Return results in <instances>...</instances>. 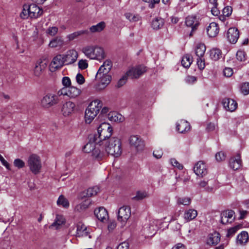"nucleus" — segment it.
<instances>
[{"mask_svg": "<svg viewBox=\"0 0 249 249\" xmlns=\"http://www.w3.org/2000/svg\"><path fill=\"white\" fill-rule=\"evenodd\" d=\"M112 131V127L109 124L103 123L98 127L97 134L92 135L91 140L99 143V145L102 146L104 144L108 143Z\"/></svg>", "mask_w": 249, "mask_h": 249, "instance_id": "f257e3e1", "label": "nucleus"}, {"mask_svg": "<svg viewBox=\"0 0 249 249\" xmlns=\"http://www.w3.org/2000/svg\"><path fill=\"white\" fill-rule=\"evenodd\" d=\"M103 148L107 155L109 154L115 158L120 157L123 151L122 142L117 137H112L109 139L108 143L104 144Z\"/></svg>", "mask_w": 249, "mask_h": 249, "instance_id": "f03ea898", "label": "nucleus"}, {"mask_svg": "<svg viewBox=\"0 0 249 249\" xmlns=\"http://www.w3.org/2000/svg\"><path fill=\"white\" fill-rule=\"evenodd\" d=\"M103 106L102 102L98 99L92 101L85 110V121L86 124H89L98 114Z\"/></svg>", "mask_w": 249, "mask_h": 249, "instance_id": "7ed1b4c3", "label": "nucleus"}, {"mask_svg": "<svg viewBox=\"0 0 249 249\" xmlns=\"http://www.w3.org/2000/svg\"><path fill=\"white\" fill-rule=\"evenodd\" d=\"M82 52L91 59L100 60L105 57L104 49L97 45H88L82 48Z\"/></svg>", "mask_w": 249, "mask_h": 249, "instance_id": "20e7f679", "label": "nucleus"}, {"mask_svg": "<svg viewBox=\"0 0 249 249\" xmlns=\"http://www.w3.org/2000/svg\"><path fill=\"white\" fill-rule=\"evenodd\" d=\"M28 165L33 174L36 175L40 172L42 167L41 160L36 155L32 154L29 157Z\"/></svg>", "mask_w": 249, "mask_h": 249, "instance_id": "39448f33", "label": "nucleus"}, {"mask_svg": "<svg viewBox=\"0 0 249 249\" xmlns=\"http://www.w3.org/2000/svg\"><path fill=\"white\" fill-rule=\"evenodd\" d=\"M59 102L58 95L48 93L45 95L40 101L41 106L44 108H48Z\"/></svg>", "mask_w": 249, "mask_h": 249, "instance_id": "423d86ee", "label": "nucleus"}, {"mask_svg": "<svg viewBox=\"0 0 249 249\" xmlns=\"http://www.w3.org/2000/svg\"><path fill=\"white\" fill-rule=\"evenodd\" d=\"M129 142L131 148L138 152H141L144 149V141L138 135L131 136L129 139Z\"/></svg>", "mask_w": 249, "mask_h": 249, "instance_id": "0eeeda50", "label": "nucleus"}, {"mask_svg": "<svg viewBox=\"0 0 249 249\" xmlns=\"http://www.w3.org/2000/svg\"><path fill=\"white\" fill-rule=\"evenodd\" d=\"M65 65H71L75 63L78 57V52L74 50H68L65 53L63 54Z\"/></svg>", "mask_w": 249, "mask_h": 249, "instance_id": "6e6552de", "label": "nucleus"}, {"mask_svg": "<svg viewBox=\"0 0 249 249\" xmlns=\"http://www.w3.org/2000/svg\"><path fill=\"white\" fill-rule=\"evenodd\" d=\"M234 213V212L231 210L222 212L220 214V223L223 225L232 223L235 220Z\"/></svg>", "mask_w": 249, "mask_h": 249, "instance_id": "1a4fd4ad", "label": "nucleus"}, {"mask_svg": "<svg viewBox=\"0 0 249 249\" xmlns=\"http://www.w3.org/2000/svg\"><path fill=\"white\" fill-rule=\"evenodd\" d=\"M75 104L71 101L64 103L61 107V112L64 117L71 116L74 112Z\"/></svg>", "mask_w": 249, "mask_h": 249, "instance_id": "9d476101", "label": "nucleus"}, {"mask_svg": "<svg viewBox=\"0 0 249 249\" xmlns=\"http://www.w3.org/2000/svg\"><path fill=\"white\" fill-rule=\"evenodd\" d=\"M146 71V68L143 65H140L129 70L126 75L131 78H138Z\"/></svg>", "mask_w": 249, "mask_h": 249, "instance_id": "9b49d317", "label": "nucleus"}, {"mask_svg": "<svg viewBox=\"0 0 249 249\" xmlns=\"http://www.w3.org/2000/svg\"><path fill=\"white\" fill-rule=\"evenodd\" d=\"M47 64L42 60H37L34 65L32 69L33 74L36 77H40L45 69Z\"/></svg>", "mask_w": 249, "mask_h": 249, "instance_id": "f8f14e48", "label": "nucleus"}, {"mask_svg": "<svg viewBox=\"0 0 249 249\" xmlns=\"http://www.w3.org/2000/svg\"><path fill=\"white\" fill-rule=\"evenodd\" d=\"M65 65L64 60L62 54H57L55 56L51 64L50 67L52 71H54L56 70L59 69Z\"/></svg>", "mask_w": 249, "mask_h": 249, "instance_id": "ddd939ff", "label": "nucleus"}, {"mask_svg": "<svg viewBox=\"0 0 249 249\" xmlns=\"http://www.w3.org/2000/svg\"><path fill=\"white\" fill-rule=\"evenodd\" d=\"M131 215L130 209L128 207L123 206L120 208L118 212V219L124 223L129 219Z\"/></svg>", "mask_w": 249, "mask_h": 249, "instance_id": "4468645a", "label": "nucleus"}, {"mask_svg": "<svg viewBox=\"0 0 249 249\" xmlns=\"http://www.w3.org/2000/svg\"><path fill=\"white\" fill-rule=\"evenodd\" d=\"M195 174L201 178L206 175L208 173L207 165L203 161H198L194 167Z\"/></svg>", "mask_w": 249, "mask_h": 249, "instance_id": "2eb2a0df", "label": "nucleus"}, {"mask_svg": "<svg viewBox=\"0 0 249 249\" xmlns=\"http://www.w3.org/2000/svg\"><path fill=\"white\" fill-rule=\"evenodd\" d=\"M227 38L231 43H235L239 36V32L236 28H230L227 32Z\"/></svg>", "mask_w": 249, "mask_h": 249, "instance_id": "dca6fc26", "label": "nucleus"}, {"mask_svg": "<svg viewBox=\"0 0 249 249\" xmlns=\"http://www.w3.org/2000/svg\"><path fill=\"white\" fill-rule=\"evenodd\" d=\"M112 67V63L109 60H106L101 66L96 74V77L103 74H108Z\"/></svg>", "mask_w": 249, "mask_h": 249, "instance_id": "f3484780", "label": "nucleus"}, {"mask_svg": "<svg viewBox=\"0 0 249 249\" xmlns=\"http://www.w3.org/2000/svg\"><path fill=\"white\" fill-rule=\"evenodd\" d=\"M29 9L31 18H38L42 15L43 12V10L35 4L29 5Z\"/></svg>", "mask_w": 249, "mask_h": 249, "instance_id": "a211bd4d", "label": "nucleus"}, {"mask_svg": "<svg viewBox=\"0 0 249 249\" xmlns=\"http://www.w3.org/2000/svg\"><path fill=\"white\" fill-rule=\"evenodd\" d=\"M185 24L187 26L192 28L190 34V36H192L193 32L196 30L199 25L198 21L195 16H188L186 18Z\"/></svg>", "mask_w": 249, "mask_h": 249, "instance_id": "6ab92c4d", "label": "nucleus"}, {"mask_svg": "<svg viewBox=\"0 0 249 249\" xmlns=\"http://www.w3.org/2000/svg\"><path fill=\"white\" fill-rule=\"evenodd\" d=\"M222 104L224 107L227 110L230 111L235 110L237 107V103L233 99L229 98L224 99L222 101Z\"/></svg>", "mask_w": 249, "mask_h": 249, "instance_id": "aec40b11", "label": "nucleus"}, {"mask_svg": "<svg viewBox=\"0 0 249 249\" xmlns=\"http://www.w3.org/2000/svg\"><path fill=\"white\" fill-rule=\"evenodd\" d=\"M230 166L233 170H237L240 168L242 166V160L239 154H237L236 157L231 158L229 162Z\"/></svg>", "mask_w": 249, "mask_h": 249, "instance_id": "412c9836", "label": "nucleus"}, {"mask_svg": "<svg viewBox=\"0 0 249 249\" xmlns=\"http://www.w3.org/2000/svg\"><path fill=\"white\" fill-rule=\"evenodd\" d=\"M219 31L218 25L215 22L211 23L207 28L208 35L210 37H215L218 35Z\"/></svg>", "mask_w": 249, "mask_h": 249, "instance_id": "4be33fe9", "label": "nucleus"}, {"mask_svg": "<svg viewBox=\"0 0 249 249\" xmlns=\"http://www.w3.org/2000/svg\"><path fill=\"white\" fill-rule=\"evenodd\" d=\"M76 235L78 237H86L88 236L89 238L91 237L89 235V232L87 230V227L82 223H78L77 225Z\"/></svg>", "mask_w": 249, "mask_h": 249, "instance_id": "5701e85b", "label": "nucleus"}, {"mask_svg": "<svg viewBox=\"0 0 249 249\" xmlns=\"http://www.w3.org/2000/svg\"><path fill=\"white\" fill-rule=\"evenodd\" d=\"M191 128L190 124L185 120H180L177 124V130L180 133L188 132Z\"/></svg>", "mask_w": 249, "mask_h": 249, "instance_id": "b1692460", "label": "nucleus"}, {"mask_svg": "<svg viewBox=\"0 0 249 249\" xmlns=\"http://www.w3.org/2000/svg\"><path fill=\"white\" fill-rule=\"evenodd\" d=\"M248 233L245 231H242L236 238V244L241 246L245 245L249 241Z\"/></svg>", "mask_w": 249, "mask_h": 249, "instance_id": "393cba45", "label": "nucleus"}, {"mask_svg": "<svg viewBox=\"0 0 249 249\" xmlns=\"http://www.w3.org/2000/svg\"><path fill=\"white\" fill-rule=\"evenodd\" d=\"M91 204L90 199H86L81 203L77 204L74 208V211L79 213L84 212Z\"/></svg>", "mask_w": 249, "mask_h": 249, "instance_id": "a878e982", "label": "nucleus"}, {"mask_svg": "<svg viewBox=\"0 0 249 249\" xmlns=\"http://www.w3.org/2000/svg\"><path fill=\"white\" fill-rule=\"evenodd\" d=\"M94 214L100 221H103L108 217L107 211L103 207H100L94 210Z\"/></svg>", "mask_w": 249, "mask_h": 249, "instance_id": "bb28decb", "label": "nucleus"}, {"mask_svg": "<svg viewBox=\"0 0 249 249\" xmlns=\"http://www.w3.org/2000/svg\"><path fill=\"white\" fill-rule=\"evenodd\" d=\"M96 78L100 79V83L99 84V86H101V87L99 88V89H104L110 83L111 79V76L107 74H102V75Z\"/></svg>", "mask_w": 249, "mask_h": 249, "instance_id": "cd10ccee", "label": "nucleus"}, {"mask_svg": "<svg viewBox=\"0 0 249 249\" xmlns=\"http://www.w3.org/2000/svg\"><path fill=\"white\" fill-rule=\"evenodd\" d=\"M99 191V188L97 186L89 187L86 191L82 192V196L91 197L96 195Z\"/></svg>", "mask_w": 249, "mask_h": 249, "instance_id": "c85d7f7f", "label": "nucleus"}, {"mask_svg": "<svg viewBox=\"0 0 249 249\" xmlns=\"http://www.w3.org/2000/svg\"><path fill=\"white\" fill-rule=\"evenodd\" d=\"M64 40L61 36H56L51 40L49 44V46L51 48L61 47L63 46Z\"/></svg>", "mask_w": 249, "mask_h": 249, "instance_id": "c756f323", "label": "nucleus"}, {"mask_svg": "<svg viewBox=\"0 0 249 249\" xmlns=\"http://www.w3.org/2000/svg\"><path fill=\"white\" fill-rule=\"evenodd\" d=\"M91 139L92 135H90L89 142L83 147V151L85 153H89L92 152L96 147L95 144H99V143H97L95 141L91 140Z\"/></svg>", "mask_w": 249, "mask_h": 249, "instance_id": "7c9ffc66", "label": "nucleus"}, {"mask_svg": "<svg viewBox=\"0 0 249 249\" xmlns=\"http://www.w3.org/2000/svg\"><path fill=\"white\" fill-rule=\"evenodd\" d=\"M164 19L161 18H156L152 21L151 27L154 30L161 29L164 25Z\"/></svg>", "mask_w": 249, "mask_h": 249, "instance_id": "2f4dec72", "label": "nucleus"}, {"mask_svg": "<svg viewBox=\"0 0 249 249\" xmlns=\"http://www.w3.org/2000/svg\"><path fill=\"white\" fill-rule=\"evenodd\" d=\"M106 27V23L101 21L96 25H92L89 28V31L92 33H100L103 31Z\"/></svg>", "mask_w": 249, "mask_h": 249, "instance_id": "473e14b6", "label": "nucleus"}, {"mask_svg": "<svg viewBox=\"0 0 249 249\" xmlns=\"http://www.w3.org/2000/svg\"><path fill=\"white\" fill-rule=\"evenodd\" d=\"M197 215V211L195 209H189L185 211L184 218L187 221H191L195 219Z\"/></svg>", "mask_w": 249, "mask_h": 249, "instance_id": "72a5a7b5", "label": "nucleus"}, {"mask_svg": "<svg viewBox=\"0 0 249 249\" xmlns=\"http://www.w3.org/2000/svg\"><path fill=\"white\" fill-rule=\"evenodd\" d=\"M220 240L219 234L215 232L210 235L207 240V244L210 245H216L220 242Z\"/></svg>", "mask_w": 249, "mask_h": 249, "instance_id": "f704fd0d", "label": "nucleus"}, {"mask_svg": "<svg viewBox=\"0 0 249 249\" xmlns=\"http://www.w3.org/2000/svg\"><path fill=\"white\" fill-rule=\"evenodd\" d=\"M88 34L89 31L87 30H80L68 35L67 36V38L68 39L69 41H71L78 38L80 36L83 35H87Z\"/></svg>", "mask_w": 249, "mask_h": 249, "instance_id": "c9c22d12", "label": "nucleus"}, {"mask_svg": "<svg viewBox=\"0 0 249 249\" xmlns=\"http://www.w3.org/2000/svg\"><path fill=\"white\" fill-rule=\"evenodd\" d=\"M91 153L93 158L98 160L103 159L107 155L105 151H101V149L97 147H95Z\"/></svg>", "mask_w": 249, "mask_h": 249, "instance_id": "e433bc0d", "label": "nucleus"}, {"mask_svg": "<svg viewBox=\"0 0 249 249\" xmlns=\"http://www.w3.org/2000/svg\"><path fill=\"white\" fill-rule=\"evenodd\" d=\"M108 118L110 121L115 122H121L124 120L122 115L116 112H112L108 113Z\"/></svg>", "mask_w": 249, "mask_h": 249, "instance_id": "4c0bfd02", "label": "nucleus"}, {"mask_svg": "<svg viewBox=\"0 0 249 249\" xmlns=\"http://www.w3.org/2000/svg\"><path fill=\"white\" fill-rule=\"evenodd\" d=\"M65 220L63 217L61 215H57L53 223L50 226V228H55V229H58L59 226L64 224Z\"/></svg>", "mask_w": 249, "mask_h": 249, "instance_id": "58836bf2", "label": "nucleus"}, {"mask_svg": "<svg viewBox=\"0 0 249 249\" xmlns=\"http://www.w3.org/2000/svg\"><path fill=\"white\" fill-rule=\"evenodd\" d=\"M68 92H69L68 96L70 98H75L81 94V90L73 86L69 87Z\"/></svg>", "mask_w": 249, "mask_h": 249, "instance_id": "ea45409f", "label": "nucleus"}, {"mask_svg": "<svg viewBox=\"0 0 249 249\" xmlns=\"http://www.w3.org/2000/svg\"><path fill=\"white\" fill-rule=\"evenodd\" d=\"M206 51V46L204 44H197L196 48V54L198 57H203Z\"/></svg>", "mask_w": 249, "mask_h": 249, "instance_id": "a19ab883", "label": "nucleus"}, {"mask_svg": "<svg viewBox=\"0 0 249 249\" xmlns=\"http://www.w3.org/2000/svg\"><path fill=\"white\" fill-rule=\"evenodd\" d=\"M191 202L192 199L189 197H178L177 199V203L178 205L189 206Z\"/></svg>", "mask_w": 249, "mask_h": 249, "instance_id": "79ce46f5", "label": "nucleus"}, {"mask_svg": "<svg viewBox=\"0 0 249 249\" xmlns=\"http://www.w3.org/2000/svg\"><path fill=\"white\" fill-rule=\"evenodd\" d=\"M221 51L218 49H213L210 51V57L214 61L218 60L221 56Z\"/></svg>", "mask_w": 249, "mask_h": 249, "instance_id": "37998d69", "label": "nucleus"}, {"mask_svg": "<svg viewBox=\"0 0 249 249\" xmlns=\"http://www.w3.org/2000/svg\"><path fill=\"white\" fill-rule=\"evenodd\" d=\"M193 62L192 57L188 54L184 56L182 59L181 63L185 68H189Z\"/></svg>", "mask_w": 249, "mask_h": 249, "instance_id": "c03bdc74", "label": "nucleus"}, {"mask_svg": "<svg viewBox=\"0 0 249 249\" xmlns=\"http://www.w3.org/2000/svg\"><path fill=\"white\" fill-rule=\"evenodd\" d=\"M57 204L65 208H68L70 205L69 201L63 195L60 196L57 201Z\"/></svg>", "mask_w": 249, "mask_h": 249, "instance_id": "a18cd8bd", "label": "nucleus"}, {"mask_svg": "<svg viewBox=\"0 0 249 249\" xmlns=\"http://www.w3.org/2000/svg\"><path fill=\"white\" fill-rule=\"evenodd\" d=\"M29 5H24L23 7V9L20 14V17L22 19H27L29 17L30 18V14L29 12Z\"/></svg>", "mask_w": 249, "mask_h": 249, "instance_id": "49530a36", "label": "nucleus"}, {"mask_svg": "<svg viewBox=\"0 0 249 249\" xmlns=\"http://www.w3.org/2000/svg\"><path fill=\"white\" fill-rule=\"evenodd\" d=\"M241 228V225H238L233 227L229 229L226 234V237L228 238H231L232 237L235 233Z\"/></svg>", "mask_w": 249, "mask_h": 249, "instance_id": "de8ad7c7", "label": "nucleus"}, {"mask_svg": "<svg viewBox=\"0 0 249 249\" xmlns=\"http://www.w3.org/2000/svg\"><path fill=\"white\" fill-rule=\"evenodd\" d=\"M241 92L245 95L249 93V82L243 83L240 87Z\"/></svg>", "mask_w": 249, "mask_h": 249, "instance_id": "09e8293b", "label": "nucleus"}, {"mask_svg": "<svg viewBox=\"0 0 249 249\" xmlns=\"http://www.w3.org/2000/svg\"><path fill=\"white\" fill-rule=\"evenodd\" d=\"M58 29L56 27H50L46 30V34L51 36H54L58 32Z\"/></svg>", "mask_w": 249, "mask_h": 249, "instance_id": "8fccbe9b", "label": "nucleus"}, {"mask_svg": "<svg viewBox=\"0 0 249 249\" xmlns=\"http://www.w3.org/2000/svg\"><path fill=\"white\" fill-rule=\"evenodd\" d=\"M14 165L18 169L22 168L25 166V162L20 159H16L14 161Z\"/></svg>", "mask_w": 249, "mask_h": 249, "instance_id": "3c124183", "label": "nucleus"}, {"mask_svg": "<svg viewBox=\"0 0 249 249\" xmlns=\"http://www.w3.org/2000/svg\"><path fill=\"white\" fill-rule=\"evenodd\" d=\"M127 76H128L126 75V73L121 78H120L119 79V80L117 82V83L115 86L116 87H117L118 88H120L122 87L123 86H124L126 82Z\"/></svg>", "mask_w": 249, "mask_h": 249, "instance_id": "603ef678", "label": "nucleus"}, {"mask_svg": "<svg viewBox=\"0 0 249 249\" xmlns=\"http://www.w3.org/2000/svg\"><path fill=\"white\" fill-rule=\"evenodd\" d=\"M147 196V194L146 192L138 191L137 193L136 196L134 197L133 198L137 200H141L146 197Z\"/></svg>", "mask_w": 249, "mask_h": 249, "instance_id": "864d4df0", "label": "nucleus"}, {"mask_svg": "<svg viewBox=\"0 0 249 249\" xmlns=\"http://www.w3.org/2000/svg\"><path fill=\"white\" fill-rule=\"evenodd\" d=\"M245 53L243 51H238L236 53V58L240 61H244L245 60Z\"/></svg>", "mask_w": 249, "mask_h": 249, "instance_id": "5fc2aeb1", "label": "nucleus"}, {"mask_svg": "<svg viewBox=\"0 0 249 249\" xmlns=\"http://www.w3.org/2000/svg\"><path fill=\"white\" fill-rule=\"evenodd\" d=\"M125 18L128 19L130 21H136L139 20V17L138 16L133 15L130 13L125 14Z\"/></svg>", "mask_w": 249, "mask_h": 249, "instance_id": "6e6d98bb", "label": "nucleus"}, {"mask_svg": "<svg viewBox=\"0 0 249 249\" xmlns=\"http://www.w3.org/2000/svg\"><path fill=\"white\" fill-rule=\"evenodd\" d=\"M232 8L231 6H226L223 9V15L225 17H229L232 13Z\"/></svg>", "mask_w": 249, "mask_h": 249, "instance_id": "4d7b16f0", "label": "nucleus"}, {"mask_svg": "<svg viewBox=\"0 0 249 249\" xmlns=\"http://www.w3.org/2000/svg\"><path fill=\"white\" fill-rule=\"evenodd\" d=\"M78 68L81 70H85L88 67V63L86 60H80L78 63Z\"/></svg>", "mask_w": 249, "mask_h": 249, "instance_id": "13d9d810", "label": "nucleus"}, {"mask_svg": "<svg viewBox=\"0 0 249 249\" xmlns=\"http://www.w3.org/2000/svg\"><path fill=\"white\" fill-rule=\"evenodd\" d=\"M197 64L200 70H203L205 68L204 59L203 57L197 58Z\"/></svg>", "mask_w": 249, "mask_h": 249, "instance_id": "bf43d9fd", "label": "nucleus"}, {"mask_svg": "<svg viewBox=\"0 0 249 249\" xmlns=\"http://www.w3.org/2000/svg\"><path fill=\"white\" fill-rule=\"evenodd\" d=\"M226 156L222 152H219L216 154L215 159L218 161H221L225 159Z\"/></svg>", "mask_w": 249, "mask_h": 249, "instance_id": "052dcab7", "label": "nucleus"}, {"mask_svg": "<svg viewBox=\"0 0 249 249\" xmlns=\"http://www.w3.org/2000/svg\"><path fill=\"white\" fill-rule=\"evenodd\" d=\"M171 163L173 166L175 167H177L179 170H181L183 169V166L182 164H180L176 159H172L171 160Z\"/></svg>", "mask_w": 249, "mask_h": 249, "instance_id": "680f3d73", "label": "nucleus"}, {"mask_svg": "<svg viewBox=\"0 0 249 249\" xmlns=\"http://www.w3.org/2000/svg\"><path fill=\"white\" fill-rule=\"evenodd\" d=\"M76 80L78 84L82 85L85 82V78L82 74L78 73L76 76Z\"/></svg>", "mask_w": 249, "mask_h": 249, "instance_id": "e2e57ef3", "label": "nucleus"}, {"mask_svg": "<svg viewBox=\"0 0 249 249\" xmlns=\"http://www.w3.org/2000/svg\"><path fill=\"white\" fill-rule=\"evenodd\" d=\"M223 73L226 77H231L233 74L232 69L230 68H226L223 71Z\"/></svg>", "mask_w": 249, "mask_h": 249, "instance_id": "0e129e2a", "label": "nucleus"}, {"mask_svg": "<svg viewBox=\"0 0 249 249\" xmlns=\"http://www.w3.org/2000/svg\"><path fill=\"white\" fill-rule=\"evenodd\" d=\"M62 83L65 87H71V82L69 77H64L62 79Z\"/></svg>", "mask_w": 249, "mask_h": 249, "instance_id": "69168bd1", "label": "nucleus"}, {"mask_svg": "<svg viewBox=\"0 0 249 249\" xmlns=\"http://www.w3.org/2000/svg\"><path fill=\"white\" fill-rule=\"evenodd\" d=\"M68 91H69V88L65 87L64 88H63L60 90H59L58 91L57 94L59 96L63 95H67L68 96V93H69V92H68Z\"/></svg>", "mask_w": 249, "mask_h": 249, "instance_id": "338daca9", "label": "nucleus"}, {"mask_svg": "<svg viewBox=\"0 0 249 249\" xmlns=\"http://www.w3.org/2000/svg\"><path fill=\"white\" fill-rule=\"evenodd\" d=\"M153 156L157 159H160L162 157L163 152L161 149L155 150L153 152Z\"/></svg>", "mask_w": 249, "mask_h": 249, "instance_id": "774afa93", "label": "nucleus"}]
</instances>
